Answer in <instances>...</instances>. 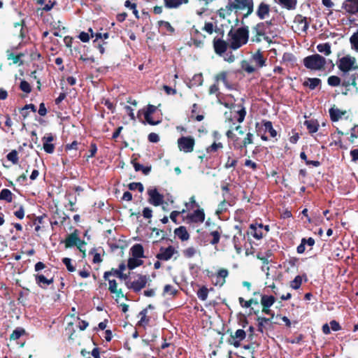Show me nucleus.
Returning <instances> with one entry per match:
<instances>
[{"label": "nucleus", "instance_id": "obj_19", "mask_svg": "<svg viewBox=\"0 0 358 358\" xmlns=\"http://www.w3.org/2000/svg\"><path fill=\"white\" fill-rule=\"evenodd\" d=\"M156 109L157 108L155 106L148 105L146 110L144 113V117L145 121L151 125H156L159 123V120H155L152 117H150V115H152Z\"/></svg>", "mask_w": 358, "mask_h": 358}, {"label": "nucleus", "instance_id": "obj_58", "mask_svg": "<svg viewBox=\"0 0 358 358\" xmlns=\"http://www.w3.org/2000/svg\"><path fill=\"white\" fill-rule=\"evenodd\" d=\"M269 321H270V319H268V318L258 317L257 322H258L259 331H260L261 332H263L264 325L266 324H267Z\"/></svg>", "mask_w": 358, "mask_h": 358}, {"label": "nucleus", "instance_id": "obj_47", "mask_svg": "<svg viewBox=\"0 0 358 358\" xmlns=\"http://www.w3.org/2000/svg\"><path fill=\"white\" fill-rule=\"evenodd\" d=\"M38 3L41 5L44 4L43 8L46 11L50 10L55 4V1H52V0H39Z\"/></svg>", "mask_w": 358, "mask_h": 358}, {"label": "nucleus", "instance_id": "obj_57", "mask_svg": "<svg viewBox=\"0 0 358 358\" xmlns=\"http://www.w3.org/2000/svg\"><path fill=\"white\" fill-rule=\"evenodd\" d=\"M239 303L242 307L249 308L252 303L257 304V301L254 299H250L249 301H244L243 298L240 297L238 299Z\"/></svg>", "mask_w": 358, "mask_h": 358}, {"label": "nucleus", "instance_id": "obj_10", "mask_svg": "<svg viewBox=\"0 0 358 358\" xmlns=\"http://www.w3.org/2000/svg\"><path fill=\"white\" fill-rule=\"evenodd\" d=\"M149 196V203L157 206L163 203L164 196L159 193L157 189H150L148 190Z\"/></svg>", "mask_w": 358, "mask_h": 358}, {"label": "nucleus", "instance_id": "obj_55", "mask_svg": "<svg viewBox=\"0 0 358 358\" xmlns=\"http://www.w3.org/2000/svg\"><path fill=\"white\" fill-rule=\"evenodd\" d=\"M245 115L246 111L245 108H243L236 113V115L234 116V117H236L237 119V121L241 123L244 120Z\"/></svg>", "mask_w": 358, "mask_h": 358}, {"label": "nucleus", "instance_id": "obj_31", "mask_svg": "<svg viewBox=\"0 0 358 358\" xmlns=\"http://www.w3.org/2000/svg\"><path fill=\"white\" fill-rule=\"evenodd\" d=\"M345 114L338 108H331L329 109V115L332 121L336 122L342 117Z\"/></svg>", "mask_w": 358, "mask_h": 358}, {"label": "nucleus", "instance_id": "obj_25", "mask_svg": "<svg viewBox=\"0 0 358 358\" xmlns=\"http://www.w3.org/2000/svg\"><path fill=\"white\" fill-rule=\"evenodd\" d=\"M185 208L182 210H185V214L188 213H192L191 211H194L196 209L199 208V204L196 202L195 196H192L189 198V200L188 202H186L185 203Z\"/></svg>", "mask_w": 358, "mask_h": 358}, {"label": "nucleus", "instance_id": "obj_14", "mask_svg": "<svg viewBox=\"0 0 358 358\" xmlns=\"http://www.w3.org/2000/svg\"><path fill=\"white\" fill-rule=\"evenodd\" d=\"M246 334L243 329H238L234 335H231L229 343L234 347L238 348L241 345V342L245 338Z\"/></svg>", "mask_w": 358, "mask_h": 358}, {"label": "nucleus", "instance_id": "obj_56", "mask_svg": "<svg viewBox=\"0 0 358 358\" xmlns=\"http://www.w3.org/2000/svg\"><path fill=\"white\" fill-rule=\"evenodd\" d=\"M7 159L8 161L13 164H17L18 162L17 152L16 150H12L7 155Z\"/></svg>", "mask_w": 358, "mask_h": 358}, {"label": "nucleus", "instance_id": "obj_20", "mask_svg": "<svg viewBox=\"0 0 358 358\" xmlns=\"http://www.w3.org/2000/svg\"><path fill=\"white\" fill-rule=\"evenodd\" d=\"M251 62L255 64L257 68H262L266 64V59L262 53L258 50L252 55Z\"/></svg>", "mask_w": 358, "mask_h": 358}, {"label": "nucleus", "instance_id": "obj_1", "mask_svg": "<svg viewBox=\"0 0 358 358\" xmlns=\"http://www.w3.org/2000/svg\"><path fill=\"white\" fill-rule=\"evenodd\" d=\"M249 38V29L248 27L238 29H231L227 34L229 46L232 50H237L246 44Z\"/></svg>", "mask_w": 358, "mask_h": 358}, {"label": "nucleus", "instance_id": "obj_13", "mask_svg": "<svg viewBox=\"0 0 358 358\" xmlns=\"http://www.w3.org/2000/svg\"><path fill=\"white\" fill-rule=\"evenodd\" d=\"M228 45V43L221 38H215L213 40L214 50L218 55L221 56L226 52Z\"/></svg>", "mask_w": 358, "mask_h": 358}, {"label": "nucleus", "instance_id": "obj_5", "mask_svg": "<svg viewBox=\"0 0 358 358\" xmlns=\"http://www.w3.org/2000/svg\"><path fill=\"white\" fill-rule=\"evenodd\" d=\"M64 243L66 248L76 246L80 252L85 254L84 246L85 243L80 239L78 230H75L73 233L68 235L64 241Z\"/></svg>", "mask_w": 358, "mask_h": 358}, {"label": "nucleus", "instance_id": "obj_4", "mask_svg": "<svg viewBox=\"0 0 358 358\" xmlns=\"http://www.w3.org/2000/svg\"><path fill=\"white\" fill-rule=\"evenodd\" d=\"M230 2L234 7L236 14L239 11H246L243 14V18L248 17L253 12V0H234Z\"/></svg>", "mask_w": 358, "mask_h": 358}, {"label": "nucleus", "instance_id": "obj_32", "mask_svg": "<svg viewBox=\"0 0 358 358\" xmlns=\"http://www.w3.org/2000/svg\"><path fill=\"white\" fill-rule=\"evenodd\" d=\"M304 124L310 134L317 132L319 128L318 122L313 120L305 121Z\"/></svg>", "mask_w": 358, "mask_h": 358}, {"label": "nucleus", "instance_id": "obj_62", "mask_svg": "<svg viewBox=\"0 0 358 358\" xmlns=\"http://www.w3.org/2000/svg\"><path fill=\"white\" fill-rule=\"evenodd\" d=\"M20 88L22 92L25 93H29L31 91V87L29 83L25 80L21 81Z\"/></svg>", "mask_w": 358, "mask_h": 358}, {"label": "nucleus", "instance_id": "obj_60", "mask_svg": "<svg viewBox=\"0 0 358 358\" xmlns=\"http://www.w3.org/2000/svg\"><path fill=\"white\" fill-rule=\"evenodd\" d=\"M24 333V329H16L11 334L10 338L11 340H17Z\"/></svg>", "mask_w": 358, "mask_h": 358}, {"label": "nucleus", "instance_id": "obj_15", "mask_svg": "<svg viewBox=\"0 0 358 358\" xmlns=\"http://www.w3.org/2000/svg\"><path fill=\"white\" fill-rule=\"evenodd\" d=\"M54 141V136L52 134H48L42 138L43 147L47 153L51 154L55 150V145L52 143Z\"/></svg>", "mask_w": 358, "mask_h": 358}, {"label": "nucleus", "instance_id": "obj_29", "mask_svg": "<svg viewBox=\"0 0 358 358\" xmlns=\"http://www.w3.org/2000/svg\"><path fill=\"white\" fill-rule=\"evenodd\" d=\"M187 2L188 0H164L165 6L168 8H176Z\"/></svg>", "mask_w": 358, "mask_h": 358}, {"label": "nucleus", "instance_id": "obj_9", "mask_svg": "<svg viewBox=\"0 0 358 358\" xmlns=\"http://www.w3.org/2000/svg\"><path fill=\"white\" fill-rule=\"evenodd\" d=\"M185 217L192 223H202L205 219V214L202 208L196 209L192 213H187Z\"/></svg>", "mask_w": 358, "mask_h": 358}, {"label": "nucleus", "instance_id": "obj_38", "mask_svg": "<svg viewBox=\"0 0 358 358\" xmlns=\"http://www.w3.org/2000/svg\"><path fill=\"white\" fill-rule=\"evenodd\" d=\"M303 84L308 86L310 90H314L321 84V80L317 78H308Z\"/></svg>", "mask_w": 358, "mask_h": 358}, {"label": "nucleus", "instance_id": "obj_17", "mask_svg": "<svg viewBox=\"0 0 358 358\" xmlns=\"http://www.w3.org/2000/svg\"><path fill=\"white\" fill-rule=\"evenodd\" d=\"M174 251V248L171 246L166 248H162L160 252L157 255V258L160 260L167 261L172 257Z\"/></svg>", "mask_w": 358, "mask_h": 358}, {"label": "nucleus", "instance_id": "obj_11", "mask_svg": "<svg viewBox=\"0 0 358 358\" xmlns=\"http://www.w3.org/2000/svg\"><path fill=\"white\" fill-rule=\"evenodd\" d=\"M270 14V6L266 3L261 2L256 10V15L260 20H264L269 17Z\"/></svg>", "mask_w": 358, "mask_h": 358}, {"label": "nucleus", "instance_id": "obj_59", "mask_svg": "<svg viewBox=\"0 0 358 358\" xmlns=\"http://www.w3.org/2000/svg\"><path fill=\"white\" fill-rule=\"evenodd\" d=\"M21 55H15L13 53L8 54V59L12 60L13 64H19L20 65L22 64L20 60Z\"/></svg>", "mask_w": 358, "mask_h": 358}, {"label": "nucleus", "instance_id": "obj_24", "mask_svg": "<svg viewBox=\"0 0 358 358\" xmlns=\"http://www.w3.org/2000/svg\"><path fill=\"white\" fill-rule=\"evenodd\" d=\"M229 272L227 269H220L216 275L215 285L222 286L225 282V278L228 276Z\"/></svg>", "mask_w": 358, "mask_h": 358}, {"label": "nucleus", "instance_id": "obj_16", "mask_svg": "<svg viewBox=\"0 0 358 358\" xmlns=\"http://www.w3.org/2000/svg\"><path fill=\"white\" fill-rule=\"evenodd\" d=\"M205 36L201 34L197 29H195L192 33V38L190 45H194L196 48H201L203 45Z\"/></svg>", "mask_w": 358, "mask_h": 358}, {"label": "nucleus", "instance_id": "obj_54", "mask_svg": "<svg viewBox=\"0 0 358 358\" xmlns=\"http://www.w3.org/2000/svg\"><path fill=\"white\" fill-rule=\"evenodd\" d=\"M302 282L301 277L299 275H297L295 277V278L291 282L290 286L292 288L294 289H297L300 287Z\"/></svg>", "mask_w": 358, "mask_h": 358}, {"label": "nucleus", "instance_id": "obj_26", "mask_svg": "<svg viewBox=\"0 0 358 358\" xmlns=\"http://www.w3.org/2000/svg\"><path fill=\"white\" fill-rule=\"evenodd\" d=\"M315 244V240L313 238H302L301 244L297 247L296 250L299 254H302L306 250V245L312 247Z\"/></svg>", "mask_w": 358, "mask_h": 358}, {"label": "nucleus", "instance_id": "obj_46", "mask_svg": "<svg viewBox=\"0 0 358 358\" xmlns=\"http://www.w3.org/2000/svg\"><path fill=\"white\" fill-rule=\"evenodd\" d=\"M253 134L250 132L247 133L245 138L242 142V144L240 145V148H246L248 145L252 144L253 143Z\"/></svg>", "mask_w": 358, "mask_h": 358}, {"label": "nucleus", "instance_id": "obj_41", "mask_svg": "<svg viewBox=\"0 0 358 358\" xmlns=\"http://www.w3.org/2000/svg\"><path fill=\"white\" fill-rule=\"evenodd\" d=\"M264 127L266 132H268L270 136L273 138L277 135L276 131L273 129L272 122L270 121L264 122Z\"/></svg>", "mask_w": 358, "mask_h": 358}, {"label": "nucleus", "instance_id": "obj_21", "mask_svg": "<svg viewBox=\"0 0 358 358\" xmlns=\"http://www.w3.org/2000/svg\"><path fill=\"white\" fill-rule=\"evenodd\" d=\"M233 11H234V7H233L229 1L225 7L221 8L217 10V15L222 19H227L231 15Z\"/></svg>", "mask_w": 358, "mask_h": 358}, {"label": "nucleus", "instance_id": "obj_49", "mask_svg": "<svg viewBox=\"0 0 358 358\" xmlns=\"http://www.w3.org/2000/svg\"><path fill=\"white\" fill-rule=\"evenodd\" d=\"M243 70L248 73H252L255 71L256 69L250 62L243 61L241 64Z\"/></svg>", "mask_w": 358, "mask_h": 358}, {"label": "nucleus", "instance_id": "obj_53", "mask_svg": "<svg viewBox=\"0 0 358 358\" xmlns=\"http://www.w3.org/2000/svg\"><path fill=\"white\" fill-rule=\"evenodd\" d=\"M350 41L352 48L358 52V31L350 37Z\"/></svg>", "mask_w": 358, "mask_h": 358}, {"label": "nucleus", "instance_id": "obj_39", "mask_svg": "<svg viewBox=\"0 0 358 358\" xmlns=\"http://www.w3.org/2000/svg\"><path fill=\"white\" fill-rule=\"evenodd\" d=\"M0 200L10 203L13 200V194L8 189H3L0 192Z\"/></svg>", "mask_w": 358, "mask_h": 358}, {"label": "nucleus", "instance_id": "obj_48", "mask_svg": "<svg viewBox=\"0 0 358 358\" xmlns=\"http://www.w3.org/2000/svg\"><path fill=\"white\" fill-rule=\"evenodd\" d=\"M197 253V250L194 247H189L182 251L183 255L187 258H191Z\"/></svg>", "mask_w": 358, "mask_h": 358}, {"label": "nucleus", "instance_id": "obj_43", "mask_svg": "<svg viewBox=\"0 0 358 358\" xmlns=\"http://www.w3.org/2000/svg\"><path fill=\"white\" fill-rule=\"evenodd\" d=\"M140 320L138 324L141 327H145L149 322V319L147 317V309H143L139 313Z\"/></svg>", "mask_w": 358, "mask_h": 358}, {"label": "nucleus", "instance_id": "obj_63", "mask_svg": "<svg viewBox=\"0 0 358 358\" xmlns=\"http://www.w3.org/2000/svg\"><path fill=\"white\" fill-rule=\"evenodd\" d=\"M298 26L299 30L306 32L308 29V23L307 22L306 19L303 18L299 21Z\"/></svg>", "mask_w": 358, "mask_h": 358}, {"label": "nucleus", "instance_id": "obj_50", "mask_svg": "<svg viewBox=\"0 0 358 358\" xmlns=\"http://www.w3.org/2000/svg\"><path fill=\"white\" fill-rule=\"evenodd\" d=\"M134 167L135 171H142L143 173L145 175H148L151 170L150 167L143 166L142 164H140L138 163H135L134 164Z\"/></svg>", "mask_w": 358, "mask_h": 358}, {"label": "nucleus", "instance_id": "obj_3", "mask_svg": "<svg viewBox=\"0 0 358 358\" xmlns=\"http://www.w3.org/2000/svg\"><path fill=\"white\" fill-rule=\"evenodd\" d=\"M325 64V58L318 54L308 56L303 59L304 66L307 69L314 71L321 70Z\"/></svg>", "mask_w": 358, "mask_h": 358}, {"label": "nucleus", "instance_id": "obj_35", "mask_svg": "<svg viewBox=\"0 0 358 358\" xmlns=\"http://www.w3.org/2000/svg\"><path fill=\"white\" fill-rule=\"evenodd\" d=\"M215 83H218L219 81H222L226 87L230 88V85L227 80V72L222 71L215 76Z\"/></svg>", "mask_w": 358, "mask_h": 358}, {"label": "nucleus", "instance_id": "obj_51", "mask_svg": "<svg viewBox=\"0 0 358 358\" xmlns=\"http://www.w3.org/2000/svg\"><path fill=\"white\" fill-rule=\"evenodd\" d=\"M62 262L66 266L67 270L70 272H73L76 270L75 266L72 264L71 259L68 257H64Z\"/></svg>", "mask_w": 358, "mask_h": 358}, {"label": "nucleus", "instance_id": "obj_61", "mask_svg": "<svg viewBox=\"0 0 358 358\" xmlns=\"http://www.w3.org/2000/svg\"><path fill=\"white\" fill-rule=\"evenodd\" d=\"M176 292L177 290L171 285H166L164 288V294L173 296L176 294Z\"/></svg>", "mask_w": 358, "mask_h": 358}, {"label": "nucleus", "instance_id": "obj_37", "mask_svg": "<svg viewBox=\"0 0 358 358\" xmlns=\"http://www.w3.org/2000/svg\"><path fill=\"white\" fill-rule=\"evenodd\" d=\"M317 50L326 56L331 53V45L329 43H320L317 45Z\"/></svg>", "mask_w": 358, "mask_h": 358}, {"label": "nucleus", "instance_id": "obj_28", "mask_svg": "<svg viewBox=\"0 0 358 358\" xmlns=\"http://www.w3.org/2000/svg\"><path fill=\"white\" fill-rule=\"evenodd\" d=\"M203 79L201 73L195 74L192 79L187 83L189 87L200 86L203 84Z\"/></svg>", "mask_w": 358, "mask_h": 358}, {"label": "nucleus", "instance_id": "obj_6", "mask_svg": "<svg viewBox=\"0 0 358 358\" xmlns=\"http://www.w3.org/2000/svg\"><path fill=\"white\" fill-rule=\"evenodd\" d=\"M177 144L180 151L189 153L194 150L195 140L192 136H182L178 139Z\"/></svg>", "mask_w": 358, "mask_h": 358}, {"label": "nucleus", "instance_id": "obj_18", "mask_svg": "<svg viewBox=\"0 0 358 358\" xmlns=\"http://www.w3.org/2000/svg\"><path fill=\"white\" fill-rule=\"evenodd\" d=\"M264 229L266 232L268 231V225H250V233L257 239L262 237V230Z\"/></svg>", "mask_w": 358, "mask_h": 358}, {"label": "nucleus", "instance_id": "obj_27", "mask_svg": "<svg viewBox=\"0 0 358 358\" xmlns=\"http://www.w3.org/2000/svg\"><path fill=\"white\" fill-rule=\"evenodd\" d=\"M143 248L141 244H135L130 249L131 256L142 258L143 257Z\"/></svg>", "mask_w": 358, "mask_h": 358}, {"label": "nucleus", "instance_id": "obj_33", "mask_svg": "<svg viewBox=\"0 0 358 358\" xmlns=\"http://www.w3.org/2000/svg\"><path fill=\"white\" fill-rule=\"evenodd\" d=\"M356 78L355 75H352L349 78H345L342 82V85L345 87L347 89L346 90H349V88L350 86H353L355 88L356 87ZM344 94H347V91L343 92Z\"/></svg>", "mask_w": 358, "mask_h": 358}, {"label": "nucleus", "instance_id": "obj_12", "mask_svg": "<svg viewBox=\"0 0 358 358\" xmlns=\"http://www.w3.org/2000/svg\"><path fill=\"white\" fill-rule=\"evenodd\" d=\"M125 268V265L124 264H122L119 266L118 269L105 272L103 278H105V280H107L108 279L109 276L114 275L121 280H127L128 278L127 275L123 273V271H124Z\"/></svg>", "mask_w": 358, "mask_h": 358}, {"label": "nucleus", "instance_id": "obj_42", "mask_svg": "<svg viewBox=\"0 0 358 358\" xmlns=\"http://www.w3.org/2000/svg\"><path fill=\"white\" fill-rule=\"evenodd\" d=\"M275 1L287 9L294 8L296 3V0H275Z\"/></svg>", "mask_w": 358, "mask_h": 358}, {"label": "nucleus", "instance_id": "obj_52", "mask_svg": "<svg viewBox=\"0 0 358 358\" xmlns=\"http://www.w3.org/2000/svg\"><path fill=\"white\" fill-rule=\"evenodd\" d=\"M327 82L329 85L336 87L340 85L341 79L338 76H331L329 77Z\"/></svg>", "mask_w": 358, "mask_h": 358}, {"label": "nucleus", "instance_id": "obj_40", "mask_svg": "<svg viewBox=\"0 0 358 358\" xmlns=\"http://www.w3.org/2000/svg\"><path fill=\"white\" fill-rule=\"evenodd\" d=\"M159 27L164 31H167L169 33H173L174 31V29L171 25L169 22L160 20L158 22Z\"/></svg>", "mask_w": 358, "mask_h": 358}, {"label": "nucleus", "instance_id": "obj_30", "mask_svg": "<svg viewBox=\"0 0 358 358\" xmlns=\"http://www.w3.org/2000/svg\"><path fill=\"white\" fill-rule=\"evenodd\" d=\"M275 299L273 296L262 295L261 298V304L262 307L270 308L273 305Z\"/></svg>", "mask_w": 358, "mask_h": 358}, {"label": "nucleus", "instance_id": "obj_2", "mask_svg": "<svg viewBox=\"0 0 358 358\" xmlns=\"http://www.w3.org/2000/svg\"><path fill=\"white\" fill-rule=\"evenodd\" d=\"M255 36L253 41L260 42L262 40L268 43H272L274 38L277 36L274 27L271 22L266 21L258 23L253 29Z\"/></svg>", "mask_w": 358, "mask_h": 358}, {"label": "nucleus", "instance_id": "obj_45", "mask_svg": "<svg viewBox=\"0 0 358 358\" xmlns=\"http://www.w3.org/2000/svg\"><path fill=\"white\" fill-rule=\"evenodd\" d=\"M124 6L126 8H127L131 9L132 10V12H133V14L135 15V17L137 19L139 18L138 11L136 9V3H131L129 0H127L124 2Z\"/></svg>", "mask_w": 358, "mask_h": 358}, {"label": "nucleus", "instance_id": "obj_23", "mask_svg": "<svg viewBox=\"0 0 358 358\" xmlns=\"http://www.w3.org/2000/svg\"><path fill=\"white\" fill-rule=\"evenodd\" d=\"M344 8L348 13L355 14L358 12V0H346Z\"/></svg>", "mask_w": 358, "mask_h": 358}, {"label": "nucleus", "instance_id": "obj_8", "mask_svg": "<svg viewBox=\"0 0 358 358\" xmlns=\"http://www.w3.org/2000/svg\"><path fill=\"white\" fill-rule=\"evenodd\" d=\"M148 277L143 275H138L133 281H127L126 285L136 292L144 288L148 282Z\"/></svg>", "mask_w": 358, "mask_h": 358}, {"label": "nucleus", "instance_id": "obj_34", "mask_svg": "<svg viewBox=\"0 0 358 358\" xmlns=\"http://www.w3.org/2000/svg\"><path fill=\"white\" fill-rule=\"evenodd\" d=\"M143 264L141 258L131 256L128 259L127 266L129 269H134Z\"/></svg>", "mask_w": 358, "mask_h": 358}, {"label": "nucleus", "instance_id": "obj_64", "mask_svg": "<svg viewBox=\"0 0 358 358\" xmlns=\"http://www.w3.org/2000/svg\"><path fill=\"white\" fill-rule=\"evenodd\" d=\"M203 30L209 34H212L215 31V25L213 22H206Z\"/></svg>", "mask_w": 358, "mask_h": 358}, {"label": "nucleus", "instance_id": "obj_36", "mask_svg": "<svg viewBox=\"0 0 358 358\" xmlns=\"http://www.w3.org/2000/svg\"><path fill=\"white\" fill-rule=\"evenodd\" d=\"M175 234L182 241H186L189 238V234L185 227L183 226H181L179 228L175 229Z\"/></svg>", "mask_w": 358, "mask_h": 358}, {"label": "nucleus", "instance_id": "obj_7", "mask_svg": "<svg viewBox=\"0 0 358 358\" xmlns=\"http://www.w3.org/2000/svg\"><path fill=\"white\" fill-rule=\"evenodd\" d=\"M356 59L350 56L341 58L338 63V69L343 73L344 76L351 70L356 69Z\"/></svg>", "mask_w": 358, "mask_h": 358}, {"label": "nucleus", "instance_id": "obj_22", "mask_svg": "<svg viewBox=\"0 0 358 358\" xmlns=\"http://www.w3.org/2000/svg\"><path fill=\"white\" fill-rule=\"evenodd\" d=\"M35 280L36 284L41 287H45L53 282V278H48L43 274L35 275Z\"/></svg>", "mask_w": 358, "mask_h": 358}, {"label": "nucleus", "instance_id": "obj_44", "mask_svg": "<svg viewBox=\"0 0 358 358\" xmlns=\"http://www.w3.org/2000/svg\"><path fill=\"white\" fill-rule=\"evenodd\" d=\"M197 296L201 301H206L208 295V289L206 287H201L197 292Z\"/></svg>", "mask_w": 358, "mask_h": 358}]
</instances>
